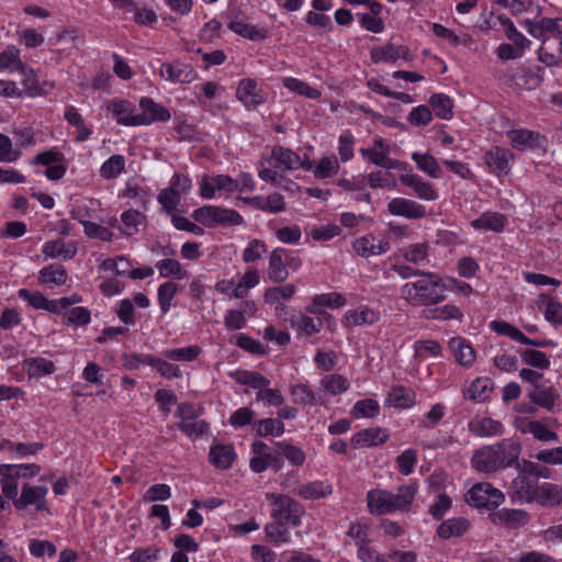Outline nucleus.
Instances as JSON below:
<instances>
[{
  "mask_svg": "<svg viewBox=\"0 0 562 562\" xmlns=\"http://www.w3.org/2000/svg\"><path fill=\"white\" fill-rule=\"evenodd\" d=\"M446 285L442 278L435 272H423L415 281L401 286V297L412 306H431L446 297Z\"/></svg>",
  "mask_w": 562,
  "mask_h": 562,
  "instance_id": "f03ea898",
  "label": "nucleus"
},
{
  "mask_svg": "<svg viewBox=\"0 0 562 562\" xmlns=\"http://www.w3.org/2000/svg\"><path fill=\"white\" fill-rule=\"evenodd\" d=\"M159 76L171 83H190L195 80L198 74L191 65L173 60L161 64Z\"/></svg>",
  "mask_w": 562,
  "mask_h": 562,
  "instance_id": "4468645a",
  "label": "nucleus"
},
{
  "mask_svg": "<svg viewBox=\"0 0 562 562\" xmlns=\"http://www.w3.org/2000/svg\"><path fill=\"white\" fill-rule=\"evenodd\" d=\"M528 397L536 405L546 408L547 411H552L555 405L558 394L553 387L536 385L533 390L528 393Z\"/></svg>",
  "mask_w": 562,
  "mask_h": 562,
  "instance_id": "a18cd8bd",
  "label": "nucleus"
},
{
  "mask_svg": "<svg viewBox=\"0 0 562 562\" xmlns=\"http://www.w3.org/2000/svg\"><path fill=\"white\" fill-rule=\"evenodd\" d=\"M260 282L259 272L255 269L247 270L238 282L234 281L233 296L236 299H245L249 291L257 286Z\"/></svg>",
  "mask_w": 562,
  "mask_h": 562,
  "instance_id": "864d4df0",
  "label": "nucleus"
},
{
  "mask_svg": "<svg viewBox=\"0 0 562 562\" xmlns=\"http://www.w3.org/2000/svg\"><path fill=\"white\" fill-rule=\"evenodd\" d=\"M493 446H485L476 450L472 456L471 463L474 470L483 473H492L501 468Z\"/></svg>",
  "mask_w": 562,
  "mask_h": 562,
  "instance_id": "cd10ccee",
  "label": "nucleus"
},
{
  "mask_svg": "<svg viewBox=\"0 0 562 562\" xmlns=\"http://www.w3.org/2000/svg\"><path fill=\"white\" fill-rule=\"evenodd\" d=\"M144 223V215L136 210H127L121 214V225L119 229L122 235L131 237L139 232Z\"/></svg>",
  "mask_w": 562,
  "mask_h": 562,
  "instance_id": "8fccbe9b",
  "label": "nucleus"
},
{
  "mask_svg": "<svg viewBox=\"0 0 562 562\" xmlns=\"http://www.w3.org/2000/svg\"><path fill=\"white\" fill-rule=\"evenodd\" d=\"M285 248L278 247L270 252L268 277L273 282H283L289 277L284 262Z\"/></svg>",
  "mask_w": 562,
  "mask_h": 562,
  "instance_id": "4c0bfd02",
  "label": "nucleus"
},
{
  "mask_svg": "<svg viewBox=\"0 0 562 562\" xmlns=\"http://www.w3.org/2000/svg\"><path fill=\"white\" fill-rule=\"evenodd\" d=\"M178 291V285L172 281L161 283L157 290V300L162 314H167L172 306V300Z\"/></svg>",
  "mask_w": 562,
  "mask_h": 562,
  "instance_id": "e2e57ef3",
  "label": "nucleus"
},
{
  "mask_svg": "<svg viewBox=\"0 0 562 562\" xmlns=\"http://www.w3.org/2000/svg\"><path fill=\"white\" fill-rule=\"evenodd\" d=\"M245 201L252 207L271 214L281 213L285 210V201L282 194L273 192L267 196L256 195Z\"/></svg>",
  "mask_w": 562,
  "mask_h": 562,
  "instance_id": "2f4dec72",
  "label": "nucleus"
},
{
  "mask_svg": "<svg viewBox=\"0 0 562 562\" xmlns=\"http://www.w3.org/2000/svg\"><path fill=\"white\" fill-rule=\"evenodd\" d=\"M138 126H147L156 122H167L171 114L168 109L155 102L153 99L144 97L139 100Z\"/></svg>",
  "mask_w": 562,
  "mask_h": 562,
  "instance_id": "6ab92c4d",
  "label": "nucleus"
},
{
  "mask_svg": "<svg viewBox=\"0 0 562 562\" xmlns=\"http://www.w3.org/2000/svg\"><path fill=\"white\" fill-rule=\"evenodd\" d=\"M333 485L328 481H312L297 486L295 493L303 499L315 501L333 494Z\"/></svg>",
  "mask_w": 562,
  "mask_h": 562,
  "instance_id": "72a5a7b5",
  "label": "nucleus"
},
{
  "mask_svg": "<svg viewBox=\"0 0 562 562\" xmlns=\"http://www.w3.org/2000/svg\"><path fill=\"white\" fill-rule=\"evenodd\" d=\"M193 218L205 227L216 225L237 226L244 223L243 216L235 210L217 205H205L193 211Z\"/></svg>",
  "mask_w": 562,
  "mask_h": 562,
  "instance_id": "39448f33",
  "label": "nucleus"
},
{
  "mask_svg": "<svg viewBox=\"0 0 562 562\" xmlns=\"http://www.w3.org/2000/svg\"><path fill=\"white\" fill-rule=\"evenodd\" d=\"M282 83L290 91L306 97L308 99L316 100L321 98V91L318 89L296 78L285 77L283 78Z\"/></svg>",
  "mask_w": 562,
  "mask_h": 562,
  "instance_id": "680f3d73",
  "label": "nucleus"
},
{
  "mask_svg": "<svg viewBox=\"0 0 562 562\" xmlns=\"http://www.w3.org/2000/svg\"><path fill=\"white\" fill-rule=\"evenodd\" d=\"M429 104L436 116L441 120H450L453 116V101L443 93H435L429 99Z\"/></svg>",
  "mask_w": 562,
  "mask_h": 562,
  "instance_id": "4d7b16f0",
  "label": "nucleus"
},
{
  "mask_svg": "<svg viewBox=\"0 0 562 562\" xmlns=\"http://www.w3.org/2000/svg\"><path fill=\"white\" fill-rule=\"evenodd\" d=\"M38 279L46 284L63 285L67 281V272L61 266L49 265L40 271Z\"/></svg>",
  "mask_w": 562,
  "mask_h": 562,
  "instance_id": "0e129e2a",
  "label": "nucleus"
},
{
  "mask_svg": "<svg viewBox=\"0 0 562 562\" xmlns=\"http://www.w3.org/2000/svg\"><path fill=\"white\" fill-rule=\"evenodd\" d=\"M65 120L69 125L74 126L77 130L76 140L85 142L92 135V128L85 124L82 115L79 113L78 109L74 105H67L64 114Z\"/></svg>",
  "mask_w": 562,
  "mask_h": 562,
  "instance_id": "79ce46f5",
  "label": "nucleus"
},
{
  "mask_svg": "<svg viewBox=\"0 0 562 562\" xmlns=\"http://www.w3.org/2000/svg\"><path fill=\"white\" fill-rule=\"evenodd\" d=\"M258 177L262 181L277 186L278 188L289 192H294L297 189L296 183L289 179L285 176V172L278 171L272 166H265V168H258Z\"/></svg>",
  "mask_w": 562,
  "mask_h": 562,
  "instance_id": "e433bc0d",
  "label": "nucleus"
},
{
  "mask_svg": "<svg viewBox=\"0 0 562 562\" xmlns=\"http://www.w3.org/2000/svg\"><path fill=\"white\" fill-rule=\"evenodd\" d=\"M381 318L378 310L362 304L355 308H350L345 313L342 324L347 328L366 327L376 324Z\"/></svg>",
  "mask_w": 562,
  "mask_h": 562,
  "instance_id": "dca6fc26",
  "label": "nucleus"
},
{
  "mask_svg": "<svg viewBox=\"0 0 562 562\" xmlns=\"http://www.w3.org/2000/svg\"><path fill=\"white\" fill-rule=\"evenodd\" d=\"M24 69V63L21 60L20 49L14 45H9L0 53V70L15 72Z\"/></svg>",
  "mask_w": 562,
  "mask_h": 562,
  "instance_id": "6e6d98bb",
  "label": "nucleus"
},
{
  "mask_svg": "<svg viewBox=\"0 0 562 562\" xmlns=\"http://www.w3.org/2000/svg\"><path fill=\"white\" fill-rule=\"evenodd\" d=\"M412 160L416 164L417 168L429 176L430 178L438 179L441 176V169L437 159L429 153L414 151Z\"/></svg>",
  "mask_w": 562,
  "mask_h": 562,
  "instance_id": "09e8293b",
  "label": "nucleus"
},
{
  "mask_svg": "<svg viewBox=\"0 0 562 562\" xmlns=\"http://www.w3.org/2000/svg\"><path fill=\"white\" fill-rule=\"evenodd\" d=\"M416 394L404 386H395L391 390L385 401V406L396 408H409L415 404Z\"/></svg>",
  "mask_w": 562,
  "mask_h": 562,
  "instance_id": "37998d69",
  "label": "nucleus"
},
{
  "mask_svg": "<svg viewBox=\"0 0 562 562\" xmlns=\"http://www.w3.org/2000/svg\"><path fill=\"white\" fill-rule=\"evenodd\" d=\"M26 370L27 373L32 376H45L55 372L56 367L53 361L42 358L35 357L26 360Z\"/></svg>",
  "mask_w": 562,
  "mask_h": 562,
  "instance_id": "338daca9",
  "label": "nucleus"
},
{
  "mask_svg": "<svg viewBox=\"0 0 562 562\" xmlns=\"http://www.w3.org/2000/svg\"><path fill=\"white\" fill-rule=\"evenodd\" d=\"M210 462L220 469H228L234 459L235 452L231 445H215L210 450Z\"/></svg>",
  "mask_w": 562,
  "mask_h": 562,
  "instance_id": "3c124183",
  "label": "nucleus"
},
{
  "mask_svg": "<svg viewBox=\"0 0 562 562\" xmlns=\"http://www.w3.org/2000/svg\"><path fill=\"white\" fill-rule=\"evenodd\" d=\"M306 312L314 314L315 317L307 315H301L293 327L305 336H312L322 330L323 326L326 325L327 329L335 331L337 328V322L335 317L324 310H317L314 306H307Z\"/></svg>",
  "mask_w": 562,
  "mask_h": 562,
  "instance_id": "0eeeda50",
  "label": "nucleus"
},
{
  "mask_svg": "<svg viewBox=\"0 0 562 562\" xmlns=\"http://www.w3.org/2000/svg\"><path fill=\"white\" fill-rule=\"evenodd\" d=\"M233 178L226 175H204L200 182V195L204 199H214L217 192L232 193Z\"/></svg>",
  "mask_w": 562,
  "mask_h": 562,
  "instance_id": "5701e85b",
  "label": "nucleus"
},
{
  "mask_svg": "<svg viewBox=\"0 0 562 562\" xmlns=\"http://www.w3.org/2000/svg\"><path fill=\"white\" fill-rule=\"evenodd\" d=\"M471 434L479 437L499 436L504 432V426L501 422L491 417H476L469 423Z\"/></svg>",
  "mask_w": 562,
  "mask_h": 562,
  "instance_id": "f704fd0d",
  "label": "nucleus"
},
{
  "mask_svg": "<svg viewBox=\"0 0 562 562\" xmlns=\"http://www.w3.org/2000/svg\"><path fill=\"white\" fill-rule=\"evenodd\" d=\"M507 223L508 220L506 215L498 212L486 211L477 218L471 221L470 225L476 231L501 233Z\"/></svg>",
  "mask_w": 562,
  "mask_h": 562,
  "instance_id": "7c9ffc66",
  "label": "nucleus"
},
{
  "mask_svg": "<svg viewBox=\"0 0 562 562\" xmlns=\"http://www.w3.org/2000/svg\"><path fill=\"white\" fill-rule=\"evenodd\" d=\"M322 387L330 395H338L347 392L349 381L340 374H328L321 380Z\"/></svg>",
  "mask_w": 562,
  "mask_h": 562,
  "instance_id": "774afa93",
  "label": "nucleus"
},
{
  "mask_svg": "<svg viewBox=\"0 0 562 562\" xmlns=\"http://www.w3.org/2000/svg\"><path fill=\"white\" fill-rule=\"evenodd\" d=\"M507 137L512 146L518 150L540 147L543 142V137L539 133L525 128L512 130L507 133Z\"/></svg>",
  "mask_w": 562,
  "mask_h": 562,
  "instance_id": "c85d7f7f",
  "label": "nucleus"
},
{
  "mask_svg": "<svg viewBox=\"0 0 562 562\" xmlns=\"http://www.w3.org/2000/svg\"><path fill=\"white\" fill-rule=\"evenodd\" d=\"M125 157L122 155H112L99 169L102 179L110 180L117 178L125 171Z\"/></svg>",
  "mask_w": 562,
  "mask_h": 562,
  "instance_id": "13d9d810",
  "label": "nucleus"
},
{
  "mask_svg": "<svg viewBox=\"0 0 562 562\" xmlns=\"http://www.w3.org/2000/svg\"><path fill=\"white\" fill-rule=\"evenodd\" d=\"M265 166H272L278 171L283 172L299 169L311 170L313 169V160L307 157L302 158L291 148L276 145L268 156L261 157L258 168H265Z\"/></svg>",
  "mask_w": 562,
  "mask_h": 562,
  "instance_id": "7ed1b4c3",
  "label": "nucleus"
},
{
  "mask_svg": "<svg viewBox=\"0 0 562 562\" xmlns=\"http://www.w3.org/2000/svg\"><path fill=\"white\" fill-rule=\"evenodd\" d=\"M266 499L271 505L270 515L272 518L289 522L293 527L301 525L303 508L292 497L284 494L266 493Z\"/></svg>",
  "mask_w": 562,
  "mask_h": 562,
  "instance_id": "423d86ee",
  "label": "nucleus"
},
{
  "mask_svg": "<svg viewBox=\"0 0 562 562\" xmlns=\"http://www.w3.org/2000/svg\"><path fill=\"white\" fill-rule=\"evenodd\" d=\"M543 506H557L562 503V488L553 483L538 485L535 499Z\"/></svg>",
  "mask_w": 562,
  "mask_h": 562,
  "instance_id": "c03bdc74",
  "label": "nucleus"
},
{
  "mask_svg": "<svg viewBox=\"0 0 562 562\" xmlns=\"http://www.w3.org/2000/svg\"><path fill=\"white\" fill-rule=\"evenodd\" d=\"M11 464H0V485L2 494L12 502L19 495V476Z\"/></svg>",
  "mask_w": 562,
  "mask_h": 562,
  "instance_id": "a19ab883",
  "label": "nucleus"
},
{
  "mask_svg": "<svg viewBox=\"0 0 562 562\" xmlns=\"http://www.w3.org/2000/svg\"><path fill=\"white\" fill-rule=\"evenodd\" d=\"M105 110L115 119L116 123L124 126H138V113L135 105L126 99H113L105 103Z\"/></svg>",
  "mask_w": 562,
  "mask_h": 562,
  "instance_id": "f3484780",
  "label": "nucleus"
},
{
  "mask_svg": "<svg viewBox=\"0 0 562 562\" xmlns=\"http://www.w3.org/2000/svg\"><path fill=\"white\" fill-rule=\"evenodd\" d=\"M156 269L161 278L183 280L187 279L189 274L178 260L171 258L158 260L156 262Z\"/></svg>",
  "mask_w": 562,
  "mask_h": 562,
  "instance_id": "5fc2aeb1",
  "label": "nucleus"
},
{
  "mask_svg": "<svg viewBox=\"0 0 562 562\" xmlns=\"http://www.w3.org/2000/svg\"><path fill=\"white\" fill-rule=\"evenodd\" d=\"M252 457L249 467L252 472L261 473L271 468L276 472L281 470L283 461L277 453L270 451L268 445L261 440H256L251 445Z\"/></svg>",
  "mask_w": 562,
  "mask_h": 562,
  "instance_id": "9d476101",
  "label": "nucleus"
},
{
  "mask_svg": "<svg viewBox=\"0 0 562 562\" xmlns=\"http://www.w3.org/2000/svg\"><path fill=\"white\" fill-rule=\"evenodd\" d=\"M201 353L199 346H187L183 348L166 349L162 356L171 361L190 362L195 360Z\"/></svg>",
  "mask_w": 562,
  "mask_h": 562,
  "instance_id": "69168bd1",
  "label": "nucleus"
},
{
  "mask_svg": "<svg viewBox=\"0 0 562 562\" xmlns=\"http://www.w3.org/2000/svg\"><path fill=\"white\" fill-rule=\"evenodd\" d=\"M131 262L127 258L123 256H117L115 258L104 259L100 266L99 270L104 272L105 274H112L115 277H125L130 274L131 271Z\"/></svg>",
  "mask_w": 562,
  "mask_h": 562,
  "instance_id": "603ef678",
  "label": "nucleus"
},
{
  "mask_svg": "<svg viewBox=\"0 0 562 562\" xmlns=\"http://www.w3.org/2000/svg\"><path fill=\"white\" fill-rule=\"evenodd\" d=\"M465 501L469 505L476 508L493 509L504 503L505 496L502 491L494 487L491 483L482 482L469 490Z\"/></svg>",
  "mask_w": 562,
  "mask_h": 562,
  "instance_id": "6e6552de",
  "label": "nucleus"
},
{
  "mask_svg": "<svg viewBox=\"0 0 562 562\" xmlns=\"http://www.w3.org/2000/svg\"><path fill=\"white\" fill-rule=\"evenodd\" d=\"M227 27L235 34L250 41L265 40L268 32L248 22V16L245 12L238 9L229 10L227 13Z\"/></svg>",
  "mask_w": 562,
  "mask_h": 562,
  "instance_id": "9b49d317",
  "label": "nucleus"
},
{
  "mask_svg": "<svg viewBox=\"0 0 562 562\" xmlns=\"http://www.w3.org/2000/svg\"><path fill=\"white\" fill-rule=\"evenodd\" d=\"M527 32L537 40L557 36L562 40V18H541L526 22Z\"/></svg>",
  "mask_w": 562,
  "mask_h": 562,
  "instance_id": "a211bd4d",
  "label": "nucleus"
},
{
  "mask_svg": "<svg viewBox=\"0 0 562 562\" xmlns=\"http://www.w3.org/2000/svg\"><path fill=\"white\" fill-rule=\"evenodd\" d=\"M512 159L513 154L508 149L498 146L487 150L484 156L488 171L496 176H503L509 172V161Z\"/></svg>",
  "mask_w": 562,
  "mask_h": 562,
  "instance_id": "393cba45",
  "label": "nucleus"
},
{
  "mask_svg": "<svg viewBox=\"0 0 562 562\" xmlns=\"http://www.w3.org/2000/svg\"><path fill=\"white\" fill-rule=\"evenodd\" d=\"M389 439V432L381 427L363 429L355 434L351 443L356 448L374 447L384 443Z\"/></svg>",
  "mask_w": 562,
  "mask_h": 562,
  "instance_id": "473e14b6",
  "label": "nucleus"
},
{
  "mask_svg": "<svg viewBox=\"0 0 562 562\" xmlns=\"http://www.w3.org/2000/svg\"><path fill=\"white\" fill-rule=\"evenodd\" d=\"M339 160L335 155L324 156L318 162L313 161V172L316 179L323 180L336 176L339 171Z\"/></svg>",
  "mask_w": 562,
  "mask_h": 562,
  "instance_id": "de8ad7c7",
  "label": "nucleus"
},
{
  "mask_svg": "<svg viewBox=\"0 0 562 562\" xmlns=\"http://www.w3.org/2000/svg\"><path fill=\"white\" fill-rule=\"evenodd\" d=\"M448 350L452 353L458 364L470 368L476 360V351L472 344L461 336H454L448 341Z\"/></svg>",
  "mask_w": 562,
  "mask_h": 562,
  "instance_id": "aec40b11",
  "label": "nucleus"
},
{
  "mask_svg": "<svg viewBox=\"0 0 562 562\" xmlns=\"http://www.w3.org/2000/svg\"><path fill=\"white\" fill-rule=\"evenodd\" d=\"M387 211L394 216H402L409 220H419L426 215V207L406 198H393L387 203Z\"/></svg>",
  "mask_w": 562,
  "mask_h": 562,
  "instance_id": "412c9836",
  "label": "nucleus"
},
{
  "mask_svg": "<svg viewBox=\"0 0 562 562\" xmlns=\"http://www.w3.org/2000/svg\"><path fill=\"white\" fill-rule=\"evenodd\" d=\"M400 181L402 184L411 188L413 192L422 200L435 201L439 196L435 187L430 182L425 181L417 173H403L400 176Z\"/></svg>",
  "mask_w": 562,
  "mask_h": 562,
  "instance_id": "b1692460",
  "label": "nucleus"
},
{
  "mask_svg": "<svg viewBox=\"0 0 562 562\" xmlns=\"http://www.w3.org/2000/svg\"><path fill=\"white\" fill-rule=\"evenodd\" d=\"M370 58L374 64L396 63L398 59L413 61L414 57L409 48L405 45H394L387 43L383 46H375L370 50Z\"/></svg>",
  "mask_w": 562,
  "mask_h": 562,
  "instance_id": "2eb2a0df",
  "label": "nucleus"
},
{
  "mask_svg": "<svg viewBox=\"0 0 562 562\" xmlns=\"http://www.w3.org/2000/svg\"><path fill=\"white\" fill-rule=\"evenodd\" d=\"M558 427L559 423L553 417H546L540 420L536 419L530 435H532L535 439L543 442L558 441Z\"/></svg>",
  "mask_w": 562,
  "mask_h": 562,
  "instance_id": "58836bf2",
  "label": "nucleus"
},
{
  "mask_svg": "<svg viewBox=\"0 0 562 562\" xmlns=\"http://www.w3.org/2000/svg\"><path fill=\"white\" fill-rule=\"evenodd\" d=\"M501 468L513 465L519 458L521 452V445L517 439L506 438L493 446Z\"/></svg>",
  "mask_w": 562,
  "mask_h": 562,
  "instance_id": "c756f323",
  "label": "nucleus"
},
{
  "mask_svg": "<svg viewBox=\"0 0 562 562\" xmlns=\"http://www.w3.org/2000/svg\"><path fill=\"white\" fill-rule=\"evenodd\" d=\"M77 245L75 241H66L63 238L48 240L43 244L42 252L45 258L59 259L67 261L77 255Z\"/></svg>",
  "mask_w": 562,
  "mask_h": 562,
  "instance_id": "bb28decb",
  "label": "nucleus"
},
{
  "mask_svg": "<svg viewBox=\"0 0 562 562\" xmlns=\"http://www.w3.org/2000/svg\"><path fill=\"white\" fill-rule=\"evenodd\" d=\"M418 493L416 481L400 485L395 493L384 488L367 492V507L371 515L382 516L393 513H408Z\"/></svg>",
  "mask_w": 562,
  "mask_h": 562,
  "instance_id": "f257e3e1",
  "label": "nucleus"
},
{
  "mask_svg": "<svg viewBox=\"0 0 562 562\" xmlns=\"http://www.w3.org/2000/svg\"><path fill=\"white\" fill-rule=\"evenodd\" d=\"M236 99L247 109L255 110L268 99V92L254 78H243L236 88Z\"/></svg>",
  "mask_w": 562,
  "mask_h": 562,
  "instance_id": "1a4fd4ad",
  "label": "nucleus"
},
{
  "mask_svg": "<svg viewBox=\"0 0 562 562\" xmlns=\"http://www.w3.org/2000/svg\"><path fill=\"white\" fill-rule=\"evenodd\" d=\"M256 435L260 437H280L284 434L285 427L279 418H263L254 424Z\"/></svg>",
  "mask_w": 562,
  "mask_h": 562,
  "instance_id": "bf43d9fd",
  "label": "nucleus"
},
{
  "mask_svg": "<svg viewBox=\"0 0 562 562\" xmlns=\"http://www.w3.org/2000/svg\"><path fill=\"white\" fill-rule=\"evenodd\" d=\"M429 246L426 243L412 244L401 249L403 258L414 265L428 262Z\"/></svg>",
  "mask_w": 562,
  "mask_h": 562,
  "instance_id": "052dcab7",
  "label": "nucleus"
},
{
  "mask_svg": "<svg viewBox=\"0 0 562 562\" xmlns=\"http://www.w3.org/2000/svg\"><path fill=\"white\" fill-rule=\"evenodd\" d=\"M361 157L372 162L375 166L393 169L397 166V162L391 159V146L382 137L378 136L372 140V146L367 148H360Z\"/></svg>",
  "mask_w": 562,
  "mask_h": 562,
  "instance_id": "ddd939ff",
  "label": "nucleus"
},
{
  "mask_svg": "<svg viewBox=\"0 0 562 562\" xmlns=\"http://www.w3.org/2000/svg\"><path fill=\"white\" fill-rule=\"evenodd\" d=\"M470 528V521L464 517H453L442 521L437 528V536L448 540L463 536Z\"/></svg>",
  "mask_w": 562,
  "mask_h": 562,
  "instance_id": "ea45409f",
  "label": "nucleus"
},
{
  "mask_svg": "<svg viewBox=\"0 0 562 562\" xmlns=\"http://www.w3.org/2000/svg\"><path fill=\"white\" fill-rule=\"evenodd\" d=\"M493 391V381L486 376L475 378L464 391V397L475 403H483L490 398Z\"/></svg>",
  "mask_w": 562,
  "mask_h": 562,
  "instance_id": "c9c22d12",
  "label": "nucleus"
},
{
  "mask_svg": "<svg viewBox=\"0 0 562 562\" xmlns=\"http://www.w3.org/2000/svg\"><path fill=\"white\" fill-rule=\"evenodd\" d=\"M490 328L497 335L509 337L517 342L536 348L555 347L558 345L551 339H530L520 329L504 321H492Z\"/></svg>",
  "mask_w": 562,
  "mask_h": 562,
  "instance_id": "f8f14e48",
  "label": "nucleus"
},
{
  "mask_svg": "<svg viewBox=\"0 0 562 562\" xmlns=\"http://www.w3.org/2000/svg\"><path fill=\"white\" fill-rule=\"evenodd\" d=\"M48 493L49 490L45 485L23 483L21 492L12 504L16 510L33 508L36 513L52 515V509L47 501Z\"/></svg>",
  "mask_w": 562,
  "mask_h": 562,
  "instance_id": "20e7f679",
  "label": "nucleus"
},
{
  "mask_svg": "<svg viewBox=\"0 0 562 562\" xmlns=\"http://www.w3.org/2000/svg\"><path fill=\"white\" fill-rule=\"evenodd\" d=\"M490 520L495 526L516 529L525 526L529 515L524 509L502 508L490 514Z\"/></svg>",
  "mask_w": 562,
  "mask_h": 562,
  "instance_id": "4be33fe9",
  "label": "nucleus"
},
{
  "mask_svg": "<svg viewBox=\"0 0 562 562\" xmlns=\"http://www.w3.org/2000/svg\"><path fill=\"white\" fill-rule=\"evenodd\" d=\"M18 295L20 299L27 301L29 304L36 310L58 314L56 300H48L41 292H31L27 289H20Z\"/></svg>",
  "mask_w": 562,
  "mask_h": 562,
  "instance_id": "49530a36",
  "label": "nucleus"
},
{
  "mask_svg": "<svg viewBox=\"0 0 562 562\" xmlns=\"http://www.w3.org/2000/svg\"><path fill=\"white\" fill-rule=\"evenodd\" d=\"M538 485L536 479H530V476L520 469L518 475L512 481L509 490L518 501L530 503L535 499Z\"/></svg>",
  "mask_w": 562,
  "mask_h": 562,
  "instance_id": "a878e982",
  "label": "nucleus"
}]
</instances>
